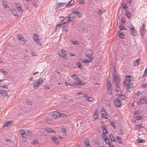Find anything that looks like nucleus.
<instances>
[{
    "mask_svg": "<svg viewBox=\"0 0 147 147\" xmlns=\"http://www.w3.org/2000/svg\"><path fill=\"white\" fill-rule=\"evenodd\" d=\"M114 77V81H115V86L118 88L116 89L117 92L120 90L119 87L120 86V78L119 75L118 74H113Z\"/></svg>",
    "mask_w": 147,
    "mask_h": 147,
    "instance_id": "1",
    "label": "nucleus"
},
{
    "mask_svg": "<svg viewBox=\"0 0 147 147\" xmlns=\"http://www.w3.org/2000/svg\"><path fill=\"white\" fill-rule=\"evenodd\" d=\"M86 57L89 59L90 60H92L94 59V56L93 54L92 51L90 49L88 50L86 52Z\"/></svg>",
    "mask_w": 147,
    "mask_h": 147,
    "instance_id": "2",
    "label": "nucleus"
},
{
    "mask_svg": "<svg viewBox=\"0 0 147 147\" xmlns=\"http://www.w3.org/2000/svg\"><path fill=\"white\" fill-rule=\"evenodd\" d=\"M76 81L74 82L73 84H71V86H73L75 85H83L86 84L85 83L82 82L80 79L76 80Z\"/></svg>",
    "mask_w": 147,
    "mask_h": 147,
    "instance_id": "3",
    "label": "nucleus"
},
{
    "mask_svg": "<svg viewBox=\"0 0 147 147\" xmlns=\"http://www.w3.org/2000/svg\"><path fill=\"white\" fill-rule=\"evenodd\" d=\"M67 53H68L67 52L65 51L64 50L62 49L61 51V52L60 53V56L62 58L67 60Z\"/></svg>",
    "mask_w": 147,
    "mask_h": 147,
    "instance_id": "4",
    "label": "nucleus"
},
{
    "mask_svg": "<svg viewBox=\"0 0 147 147\" xmlns=\"http://www.w3.org/2000/svg\"><path fill=\"white\" fill-rule=\"evenodd\" d=\"M43 81V80L41 79L37 80L34 82L33 85V87L34 88L38 87L40 84H42Z\"/></svg>",
    "mask_w": 147,
    "mask_h": 147,
    "instance_id": "5",
    "label": "nucleus"
},
{
    "mask_svg": "<svg viewBox=\"0 0 147 147\" xmlns=\"http://www.w3.org/2000/svg\"><path fill=\"white\" fill-rule=\"evenodd\" d=\"M114 103L115 105L117 107H119L121 106V103L120 99L118 98L115 99Z\"/></svg>",
    "mask_w": 147,
    "mask_h": 147,
    "instance_id": "6",
    "label": "nucleus"
},
{
    "mask_svg": "<svg viewBox=\"0 0 147 147\" xmlns=\"http://www.w3.org/2000/svg\"><path fill=\"white\" fill-rule=\"evenodd\" d=\"M131 34L132 36H135L136 35V31L134 29V27L132 25L131 27L130 28Z\"/></svg>",
    "mask_w": 147,
    "mask_h": 147,
    "instance_id": "7",
    "label": "nucleus"
},
{
    "mask_svg": "<svg viewBox=\"0 0 147 147\" xmlns=\"http://www.w3.org/2000/svg\"><path fill=\"white\" fill-rule=\"evenodd\" d=\"M61 113L57 112L56 111H54L52 115L53 117L54 118H57L60 117L61 116Z\"/></svg>",
    "mask_w": 147,
    "mask_h": 147,
    "instance_id": "8",
    "label": "nucleus"
},
{
    "mask_svg": "<svg viewBox=\"0 0 147 147\" xmlns=\"http://www.w3.org/2000/svg\"><path fill=\"white\" fill-rule=\"evenodd\" d=\"M102 129L103 131L102 135L104 137L106 136V134L108 133L107 130L106 129L105 126H103L102 127Z\"/></svg>",
    "mask_w": 147,
    "mask_h": 147,
    "instance_id": "9",
    "label": "nucleus"
},
{
    "mask_svg": "<svg viewBox=\"0 0 147 147\" xmlns=\"http://www.w3.org/2000/svg\"><path fill=\"white\" fill-rule=\"evenodd\" d=\"M134 88L132 86L131 84H129L128 86L127 87V90L129 92H130L134 90Z\"/></svg>",
    "mask_w": 147,
    "mask_h": 147,
    "instance_id": "10",
    "label": "nucleus"
},
{
    "mask_svg": "<svg viewBox=\"0 0 147 147\" xmlns=\"http://www.w3.org/2000/svg\"><path fill=\"white\" fill-rule=\"evenodd\" d=\"M134 79V78L131 76H127L125 78L126 81L130 82L132 81Z\"/></svg>",
    "mask_w": 147,
    "mask_h": 147,
    "instance_id": "11",
    "label": "nucleus"
},
{
    "mask_svg": "<svg viewBox=\"0 0 147 147\" xmlns=\"http://www.w3.org/2000/svg\"><path fill=\"white\" fill-rule=\"evenodd\" d=\"M101 114L102 115V117L103 118H104L105 119H107V114L106 112L104 110H101Z\"/></svg>",
    "mask_w": 147,
    "mask_h": 147,
    "instance_id": "12",
    "label": "nucleus"
},
{
    "mask_svg": "<svg viewBox=\"0 0 147 147\" xmlns=\"http://www.w3.org/2000/svg\"><path fill=\"white\" fill-rule=\"evenodd\" d=\"M16 7L18 11H23L19 3L16 4Z\"/></svg>",
    "mask_w": 147,
    "mask_h": 147,
    "instance_id": "13",
    "label": "nucleus"
},
{
    "mask_svg": "<svg viewBox=\"0 0 147 147\" xmlns=\"http://www.w3.org/2000/svg\"><path fill=\"white\" fill-rule=\"evenodd\" d=\"M83 96L86 98V99L89 101H92L94 100V98L92 97H89L88 96L86 95H84Z\"/></svg>",
    "mask_w": 147,
    "mask_h": 147,
    "instance_id": "14",
    "label": "nucleus"
},
{
    "mask_svg": "<svg viewBox=\"0 0 147 147\" xmlns=\"http://www.w3.org/2000/svg\"><path fill=\"white\" fill-rule=\"evenodd\" d=\"M144 28V25L143 24L142 28V30L141 32V34L142 36H144L146 32V30Z\"/></svg>",
    "mask_w": 147,
    "mask_h": 147,
    "instance_id": "15",
    "label": "nucleus"
},
{
    "mask_svg": "<svg viewBox=\"0 0 147 147\" xmlns=\"http://www.w3.org/2000/svg\"><path fill=\"white\" fill-rule=\"evenodd\" d=\"M98 111L97 109L94 112V115H93V118L96 119H98Z\"/></svg>",
    "mask_w": 147,
    "mask_h": 147,
    "instance_id": "16",
    "label": "nucleus"
},
{
    "mask_svg": "<svg viewBox=\"0 0 147 147\" xmlns=\"http://www.w3.org/2000/svg\"><path fill=\"white\" fill-rule=\"evenodd\" d=\"M74 3V1L71 0L69 1L68 3L65 5L66 7H68L69 6L72 5Z\"/></svg>",
    "mask_w": 147,
    "mask_h": 147,
    "instance_id": "17",
    "label": "nucleus"
},
{
    "mask_svg": "<svg viewBox=\"0 0 147 147\" xmlns=\"http://www.w3.org/2000/svg\"><path fill=\"white\" fill-rule=\"evenodd\" d=\"M17 37L19 40H20L24 42L25 39L23 36L21 34H18L17 36Z\"/></svg>",
    "mask_w": 147,
    "mask_h": 147,
    "instance_id": "18",
    "label": "nucleus"
},
{
    "mask_svg": "<svg viewBox=\"0 0 147 147\" xmlns=\"http://www.w3.org/2000/svg\"><path fill=\"white\" fill-rule=\"evenodd\" d=\"M105 138H103L105 142L108 144L109 146L111 145L110 141L107 136H105Z\"/></svg>",
    "mask_w": 147,
    "mask_h": 147,
    "instance_id": "19",
    "label": "nucleus"
},
{
    "mask_svg": "<svg viewBox=\"0 0 147 147\" xmlns=\"http://www.w3.org/2000/svg\"><path fill=\"white\" fill-rule=\"evenodd\" d=\"M109 138L112 142L116 141L115 138L111 134H109Z\"/></svg>",
    "mask_w": 147,
    "mask_h": 147,
    "instance_id": "20",
    "label": "nucleus"
},
{
    "mask_svg": "<svg viewBox=\"0 0 147 147\" xmlns=\"http://www.w3.org/2000/svg\"><path fill=\"white\" fill-rule=\"evenodd\" d=\"M51 139L53 141H55L56 142H59V140L55 136H53L51 138Z\"/></svg>",
    "mask_w": 147,
    "mask_h": 147,
    "instance_id": "21",
    "label": "nucleus"
},
{
    "mask_svg": "<svg viewBox=\"0 0 147 147\" xmlns=\"http://www.w3.org/2000/svg\"><path fill=\"white\" fill-rule=\"evenodd\" d=\"M73 13L75 14L76 16H78L79 18H80L81 16V13L79 12L76 11L73 12Z\"/></svg>",
    "mask_w": 147,
    "mask_h": 147,
    "instance_id": "22",
    "label": "nucleus"
},
{
    "mask_svg": "<svg viewBox=\"0 0 147 147\" xmlns=\"http://www.w3.org/2000/svg\"><path fill=\"white\" fill-rule=\"evenodd\" d=\"M112 88L111 87H107V91L109 94H111L112 92Z\"/></svg>",
    "mask_w": 147,
    "mask_h": 147,
    "instance_id": "23",
    "label": "nucleus"
},
{
    "mask_svg": "<svg viewBox=\"0 0 147 147\" xmlns=\"http://www.w3.org/2000/svg\"><path fill=\"white\" fill-rule=\"evenodd\" d=\"M2 2L4 8H6L9 7L7 5L8 4L7 1H3Z\"/></svg>",
    "mask_w": 147,
    "mask_h": 147,
    "instance_id": "24",
    "label": "nucleus"
},
{
    "mask_svg": "<svg viewBox=\"0 0 147 147\" xmlns=\"http://www.w3.org/2000/svg\"><path fill=\"white\" fill-rule=\"evenodd\" d=\"M12 122L11 121H8L5 124H4L3 127H8L11 125L12 124Z\"/></svg>",
    "mask_w": 147,
    "mask_h": 147,
    "instance_id": "25",
    "label": "nucleus"
},
{
    "mask_svg": "<svg viewBox=\"0 0 147 147\" xmlns=\"http://www.w3.org/2000/svg\"><path fill=\"white\" fill-rule=\"evenodd\" d=\"M119 36L121 38H124L123 37L125 36V34L124 33L122 32H119Z\"/></svg>",
    "mask_w": 147,
    "mask_h": 147,
    "instance_id": "26",
    "label": "nucleus"
},
{
    "mask_svg": "<svg viewBox=\"0 0 147 147\" xmlns=\"http://www.w3.org/2000/svg\"><path fill=\"white\" fill-rule=\"evenodd\" d=\"M65 20V19H64L62 21L61 20V23L60 24H61V26H62V25H65L66 26H67L68 25V23H66V22L65 21H64Z\"/></svg>",
    "mask_w": 147,
    "mask_h": 147,
    "instance_id": "27",
    "label": "nucleus"
},
{
    "mask_svg": "<svg viewBox=\"0 0 147 147\" xmlns=\"http://www.w3.org/2000/svg\"><path fill=\"white\" fill-rule=\"evenodd\" d=\"M107 87H111V81L110 80H107Z\"/></svg>",
    "mask_w": 147,
    "mask_h": 147,
    "instance_id": "28",
    "label": "nucleus"
},
{
    "mask_svg": "<svg viewBox=\"0 0 147 147\" xmlns=\"http://www.w3.org/2000/svg\"><path fill=\"white\" fill-rule=\"evenodd\" d=\"M0 94L3 96H5L7 95V93L3 90H1L0 91Z\"/></svg>",
    "mask_w": 147,
    "mask_h": 147,
    "instance_id": "29",
    "label": "nucleus"
},
{
    "mask_svg": "<svg viewBox=\"0 0 147 147\" xmlns=\"http://www.w3.org/2000/svg\"><path fill=\"white\" fill-rule=\"evenodd\" d=\"M33 38L35 41L36 40H37V39H38V35L36 33H35L33 35Z\"/></svg>",
    "mask_w": 147,
    "mask_h": 147,
    "instance_id": "30",
    "label": "nucleus"
},
{
    "mask_svg": "<svg viewBox=\"0 0 147 147\" xmlns=\"http://www.w3.org/2000/svg\"><path fill=\"white\" fill-rule=\"evenodd\" d=\"M140 59H137L135 61V64H134L135 66L137 65H138L140 63V62L139 61Z\"/></svg>",
    "mask_w": 147,
    "mask_h": 147,
    "instance_id": "31",
    "label": "nucleus"
},
{
    "mask_svg": "<svg viewBox=\"0 0 147 147\" xmlns=\"http://www.w3.org/2000/svg\"><path fill=\"white\" fill-rule=\"evenodd\" d=\"M35 41L36 42V43L39 45H41L42 44V43L41 41L39 39H37V40H35Z\"/></svg>",
    "mask_w": 147,
    "mask_h": 147,
    "instance_id": "32",
    "label": "nucleus"
},
{
    "mask_svg": "<svg viewBox=\"0 0 147 147\" xmlns=\"http://www.w3.org/2000/svg\"><path fill=\"white\" fill-rule=\"evenodd\" d=\"M119 96L120 98H121V99H122L123 100L125 99L126 98L125 96L123 94L120 95H119Z\"/></svg>",
    "mask_w": 147,
    "mask_h": 147,
    "instance_id": "33",
    "label": "nucleus"
},
{
    "mask_svg": "<svg viewBox=\"0 0 147 147\" xmlns=\"http://www.w3.org/2000/svg\"><path fill=\"white\" fill-rule=\"evenodd\" d=\"M137 141L138 142V143H141L144 142L145 141V140L143 139H140V138H139L138 140Z\"/></svg>",
    "mask_w": 147,
    "mask_h": 147,
    "instance_id": "34",
    "label": "nucleus"
},
{
    "mask_svg": "<svg viewBox=\"0 0 147 147\" xmlns=\"http://www.w3.org/2000/svg\"><path fill=\"white\" fill-rule=\"evenodd\" d=\"M62 30L64 31L65 32H66L67 30V28L66 26H63L62 27Z\"/></svg>",
    "mask_w": 147,
    "mask_h": 147,
    "instance_id": "35",
    "label": "nucleus"
},
{
    "mask_svg": "<svg viewBox=\"0 0 147 147\" xmlns=\"http://www.w3.org/2000/svg\"><path fill=\"white\" fill-rule=\"evenodd\" d=\"M53 130L52 129L49 128H47L46 129V130L49 133L52 132Z\"/></svg>",
    "mask_w": 147,
    "mask_h": 147,
    "instance_id": "36",
    "label": "nucleus"
},
{
    "mask_svg": "<svg viewBox=\"0 0 147 147\" xmlns=\"http://www.w3.org/2000/svg\"><path fill=\"white\" fill-rule=\"evenodd\" d=\"M122 138H120V139H118L117 140L119 144H123V142L122 141Z\"/></svg>",
    "mask_w": 147,
    "mask_h": 147,
    "instance_id": "37",
    "label": "nucleus"
},
{
    "mask_svg": "<svg viewBox=\"0 0 147 147\" xmlns=\"http://www.w3.org/2000/svg\"><path fill=\"white\" fill-rule=\"evenodd\" d=\"M124 84L126 86H129V84H131L130 83H129V82H128L127 81H124Z\"/></svg>",
    "mask_w": 147,
    "mask_h": 147,
    "instance_id": "38",
    "label": "nucleus"
},
{
    "mask_svg": "<svg viewBox=\"0 0 147 147\" xmlns=\"http://www.w3.org/2000/svg\"><path fill=\"white\" fill-rule=\"evenodd\" d=\"M105 11L99 10L97 11V13L98 15H100L102 14Z\"/></svg>",
    "mask_w": 147,
    "mask_h": 147,
    "instance_id": "39",
    "label": "nucleus"
},
{
    "mask_svg": "<svg viewBox=\"0 0 147 147\" xmlns=\"http://www.w3.org/2000/svg\"><path fill=\"white\" fill-rule=\"evenodd\" d=\"M21 135H24L26 134V132L23 130L22 129L20 130Z\"/></svg>",
    "mask_w": 147,
    "mask_h": 147,
    "instance_id": "40",
    "label": "nucleus"
},
{
    "mask_svg": "<svg viewBox=\"0 0 147 147\" xmlns=\"http://www.w3.org/2000/svg\"><path fill=\"white\" fill-rule=\"evenodd\" d=\"M61 26V24H60L56 25L54 27V30H55V31L57 30V28L58 27H59V28H60Z\"/></svg>",
    "mask_w": 147,
    "mask_h": 147,
    "instance_id": "41",
    "label": "nucleus"
},
{
    "mask_svg": "<svg viewBox=\"0 0 147 147\" xmlns=\"http://www.w3.org/2000/svg\"><path fill=\"white\" fill-rule=\"evenodd\" d=\"M119 27L121 31L123 30H126V29L125 27L124 26H123L121 25H120Z\"/></svg>",
    "mask_w": 147,
    "mask_h": 147,
    "instance_id": "42",
    "label": "nucleus"
},
{
    "mask_svg": "<svg viewBox=\"0 0 147 147\" xmlns=\"http://www.w3.org/2000/svg\"><path fill=\"white\" fill-rule=\"evenodd\" d=\"M123 8L125 9V11L127 10L128 7L125 4L123 7Z\"/></svg>",
    "mask_w": 147,
    "mask_h": 147,
    "instance_id": "43",
    "label": "nucleus"
},
{
    "mask_svg": "<svg viewBox=\"0 0 147 147\" xmlns=\"http://www.w3.org/2000/svg\"><path fill=\"white\" fill-rule=\"evenodd\" d=\"M61 131L65 134H66L67 133L66 130L65 129L63 128L61 129Z\"/></svg>",
    "mask_w": 147,
    "mask_h": 147,
    "instance_id": "44",
    "label": "nucleus"
},
{
    "mask_svg": "<svg viewBox=\"0 0 147 147\" xmlns=\"http://www.w3.org/2000/svg\"><path fill=\"white\" fill-rule=\"evenodd\" d=\"M141 113V111L138 110L137 111L134 112L135 115H139Z\"/></svg>",
    "mask_w": 147,
    "mask_h": 147,
    "instance_id": "45",
    "label": "nucleus"
},
{
    "mask_svg": "<svg viewBox=\"0 0 147 147\" xmlns=\"http://www.w3.org/2000/svg\"><path fill=\"white\" fill-rule=\"evenodd\" d=\"M126 16L128 18H129L131 16V13L129 12H127L126 14Z\"/></svg>",
    "mask_w": 147,
    "mask_h": 147,
    "instance_id": "46",
    "label": "nucleus"
},
{
    "mask_svg": "<svg viewBox=\"0 0 147 147\" xmlns=\"http://www.w3.org/2000/svg\"><path fill=\"white\" fill-rule=\"evenodd\" d=\"M65 3H59L58 5V6L60 7H61L65 5Z\"/></svg>",
    "mask_w": 147,
    "mask_h": 147,
    "instance_id": "47",
    "label": "nucleus"
},
{
    "mask_svg": "<svg viewBox=\"0 0 147 147\" xmlns=\"http://www.w3.org/2000/svg\"><path fill=\"white\" fill-rule=\"evenodd\" d=\"M71 77H72L75 80H77L79 79L78 77H76V76L74 75L73 76H71Z\"/></svg>",
    "mask_w": 147,
    "mask_h": 147,
    "instance_id": "48",
    "label": "nucleus"
},
{
    "mask_svg": "<svg viewBox=\"0 0 147 147\" xmlns=\"http://www.w3.org/2000/svg\"><path fill=\"white\" fill-rule=\"evenodd\" d=\"M144 102L143 101H142V99H140V101L137 102L138 105H140L141 104H143Z\"/></svg>",
    "mask_w": 147,
    "mask_h": 147,
    "instance_id": "49",
    "label": "nucleus"
},
{
    "mask_svg": "<svg viewBox=\"0 0 147 147\" xmlns=\"http://www.w3.org/2000/svg\"><path fill=\"white\" fill-rule=\"evenodd\" d=\"M84 144H85V145L86 146V147H87V146L90 145L89 143V142H86V141L85 142Z\"/></svg>",
    "mask_w": 147,
    "mask_h": 147,
    "instance_id": "50",
    "label": "nucleus"
},
{
    "mask_svg": "<svg viewBox=\"0 0 147 147\" xmlns=\"http://www.w3.org/2000/svg\"><path fill=\"white\" fill-rule=\"evenodd\" d=\"M136 119L138 120H139L142 119V116L141 115L137 116L136 117Z\"/></svg>",
    "mask_w": 147,
    "mask_h": 147,
    "instance_id": "51",
    "label": "nucleus"
},
{
    "mask_svg": "<svg viewBox=\"0 0 147 147\" xmlns=\"http://www.w3.org/2000/svg\"><path fill=\"white\" fill-rule=\"evenodd\" d=\"M110 123L111 124V125L114 128H115V124L114 123H113V122H111L110 121Z\"/></svg>",
    "mask_w": 147,
    "mask_h": 147,
    "instance_id": "52",
    "label": "nucleus"
},
{
    "mask_svg": "<svg viewBox=\"0 0 147 147\" xmlns=\"http://www.w3.org/2000/svg\"><path fill=\"white\" fill-rule=\"evenodd\" d=\"M38 141L36 140H34L33 142H32V144H35L37 143Z\"/></svg>",
    "mask_w": 147,
    "mask_h": 147,
    "instance_id": "53",
    "label": "nucleus"
},
{
    "mask_svg": "<svg viewBox=\"0 0 147 147\" xmlns=\"http://www.w3.org/2000/svg\"><path fill=\"white\" fill-rule=\"evenodd\" d=\"M83 61L84 63H89L90 62H91V60H90V61H89L88 60L86 59L84 61Z\"/></svg>",
    "mask_w": 147,
    "mask_h": 147,
    "instance_id": "54",
    "label": "nucleus"
},
{
    "mask_svg": "<svg viewBox=\"0 0 147 147\" xmlns=\"http://www.w3.org/2000/svg\"><path fill=\"white\" fill-rule=\"evenodd\" d=\"M78 1L80 4H83L84 3V0H79Z\"/></svg>",
    "mask_w": 147,
    "mask_h": 147,
    "instance_id": "55",
    "label": "nucleus"
},
{
    "mask_svg": "<svg viewBox=\"0 0 147 147\" xmlns=\"http://www.w3.org/2000/svg\"><path fill=\"white\" fill-rule=\"evenodd\" d=\"M69 21H71V22H73V21H74V18L73 17L71 18L70 16H69Z\"/></svg>",
    "mask_w": 147,
    "mask_h": 147,
    "instance_id": "56",
    "label": "nucleus"
},
{
    "mask_svg": "<svg viewBox=\"0 0 147 147\" xmlns=\"http://www.w3.org/2000/svg\"><path fill=\"white\" fill-rule=\"evenodd\" d=\"M135 127L136 128H140L141 127H142L141 125H136Z\"/></svg>",
    "mask_w": 147,
    "mask_h": 147,
    "instance_id": "57",
    "label": "nucleus"
},
{
    "mask_svg": "<svg viewBox=\"0 0 147 147\" xmlns=\"http://www.w3.org/2000/svg\"><path fill=\"white\" fill-rule=\"evenodd\" d=\"M73 43L74 44L78 45L79 44V42L77 41H74L73 42Z\"/></svg>",
    "mask_w": 147,
    "mask_h": 147,
    "instance_id": "58",
    "label": "nucleus"
},
{
    "mask_svg": "<svg viewBox=\"0 0 147 147\" xmlns=\"http://www.w3.org/2000/svg\"><path fill=\"white\" fill-rule=\"evenodd\" d=\"M1 86L2 87H3L4 88H7V86L6 85H3V84H2L1 85Z\"/></svg>",
    "mask_w": 147,
    "mask_h": 147,
    "instance_id": "59",
    "label": "nucleus"
},
{
    "mask_svg": "<svg viewBox=\"0 0 147 147\" xmlns=\"http://www.w3.org/2000/svg\"><path fill=\"white\" fill-rule=\"evenodd\" d=\"M7 72L5 71H3L2 69H0V73H2V74H5V73H6Z\"/></svg>",
    "mask_w": 147,
    "mask_h": 147,
    "instance_id": "60",
    "label": "nucleus"
},
{
    "mask_svg": "<svg viewBox=\"0 0 147 147\" xmlns=\"http://www.w3.org/2000/svg\"><path fill=\"white\" fill-rule=\"evenodd\" d=\"M95 144L97 145V147H98L100 145V143L98 142H95Z\"/></svg>",
    "mask_w": 147,
    "mask_h": 147,
    "instance_id": "61",
    "label": "nucleus"
},
{
    "mask_svg": "<svg viewBox=\"0 0 147 147\" xmlns=\"http://www.w3.org/2000/svg\"><path fill=\"white\" fill-rule=\"evenodd\" d=\"M87 30L86 28H84L82 30V31L84 33H86L87 32Z\"/></svg>",
    "mask_w": 147,
    "mask_h": 147,
    "instance_id": "62",
    "label": "nucleus"
},
{
    "mask_svg": "<svg viewBox=\"0 0 147 147\" xmlns=\"http://www.w3.org/2000/svg\"><path fill=\"white\" fill-rule=\"evenodd\" d=\"M26 103L28 105H31L32 103L30 101H26Z\"/></svg>",
    "mask_w": 147,
    "mask_h": 147,
    "instance_id": "63",
    "label": "nucleus"
},
{
    "mask_svg": "<svg viewBox=\"0 0 147 147\" xmlns=\"http://www.w3.org/2000/svg\"><path fill=\"white\" fill-rule=\"evenodd\" d=\"M22 139L24 142H26V137L22 138Z\"/></svg>",
    "mask_w": 147,
    "mask_h": 147,
    "instance_id": "64",
    "label": "nucleus"
}]
</instances>
